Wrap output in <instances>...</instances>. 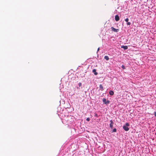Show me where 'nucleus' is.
Returning <instances> with one entry per match:
<instances>
[{"mask_svg": "<svg viewBox=\"0 0 156 156\" xmlns=\"http://www.w3.org/2000/svg\"><path fill=\"white\" fill-rule=\"evenodd\" d=\"M122 68L123 69H125V67L123 65H122Z\"/></svg>", "mask_w": 156, "mask_h": 156, "instance_id": "14", "label": "nucleus"}, {"mask_svg": "<svg viewBox=\"0 0 156 156\" xmlns=\"http://www.w3.org/2000/svg\"><path fill=\"white\" fill-rule=\"evenodd\" d=\"M109 94L111 95H112L114 94V92L112 90H110L109 92Z\"/></svg>", "mask_w": 156, "mask_h": 156, "instance_id": "8", "label": "nucleus"}, {"mask_svg": "<svg viewBox=\"0 0 156 156\" xmlns=\"http://www.w3.org/2000/svg\"><path fill=\"white\" fill-rule=\"evenodd\" d=\"M93 72L94 73V74L96 75L98 74V73L96 72V70L95 69H93Z\"/></svg>", "mask_w": 156, "mask_h": 156, "instance_id": "9", "label": "nucleus"}, {"mask_svg": "<svg viewBox=\"0 0 156 156\" xmlns=\"http://www.w3.org/2000/svg\"><path fill=\"white\" fill-rule=\"evenodd\" d=\"M130 24H131V23H130V22H127V25H130Z\"/></svg>", "mask_w": 156, "mask_h": 156, "instance_id": "15", "label": "nucleus"}, {"mask_svg": "<svg viewBox=\"0 0 156 156\" xmlns=\"http://www.w3.org/2000/svg\"><path fill=\"white\" fill-rule=\"evenodd\" d=\"M129 126V124L128 123H126L125 125L123 127V129L126 131H128L129 130V128L128 126Z\"/></svg>", "mask_w": 156, "mask_h": 156, "instance_id": "1", "label": "nucleus"}, {"mask_svg": "<svg viewBox=\"0 0 156 156\" xmlns=\"http://www.w3.org/2000/svg\"><path fill=\"white\" fill-rule=\"evenodd\" d=\"M115 19L116 21H118L119 20V17L118 15H116L115 16Z\"/></svg>", "mask_w": 156, "mask_h": 156, "instance_id": "5", "label": "nucleus"}, {"mask_svg": "<svg viewBox=\"0 0 156 156\" xmlns=\"http://www.w3.org/2000/svg\"><path fill=\"white\" fill-rule=\"evenodd\" d=\"M110 127L112 129L113 127V125L114 124V122L112 120H111L110 121Z\"/></svg>", "mask_w": 156, "mask_h": 156, "instance_id": "3", "label": "nucleus"}, {"mask_svg": "<svg viewBox=\"0 0 156 156\" xmlns=\"http://www.w3.org/2000/svg\"><path fill=\"white\" fill-rule=\"evenodd\" d=\"M103 102L105 104H108L109 103L110 101L107 100V101L106 99L105 98H103L102 100Z\"/></svg>", "mask_w": 156, "mask_h": 156, "instance_id": "2", "label": "nucleus"}, {"mask_svg": "<svg viewBox=\"0 0 156 156\" xmlns=\"http://www.w3.org/2000/svg\"><path fill=\"white\" fill-rule=\"evenodd\" d=\"M90 120L89 118H87L86 119V120L87 121H89Z\"/></svg>", "mask_w": 156, "mask_h": 156, "instance_id": "13", "label": "nucleus"}, {"mask_svg": "<svg viewBox=\"0 0 156 156\" xmlns=\"http://www.w3.org/2000/svg\"><path fill=\"white\" fill-rule=\"evenodd\" d=\"M104 58L106 60H108L109 59V57L108 56H105L104 57Z\"/></svg>", "mask_w": 156, "mask_h": 156, "instance_id": "10", "label": "nucleus"}, {"mask_svg": "<svg viewBox=\"0 0 156 156\" xmlns=\"http://www.w3.org/2000/svg\"><path fill=\"white\" fill-rule=\"evenodd\" d=\"M111 29L112 31H113L115 32H117L119 31V29H116L114 27H111Z\"/></svg>", "mask_w": 156, "mask_h": 156, "instance_id": "4", "label": "nucleus"}, {"mask_svg": "<svg viewBox=\"0 0 156 156\" xmlns=\"http://www.w3.org/2000/svg\"><path fill=\"white\" fill-rule=\"evenodd\" d=\"M125 21L126 22H127L128 21H129V19H128V18H127L125 20Z\"/></svg>", "mask_w": 156, "mask_h": 156, "instance_id": "12", "label": "nucleus"}, {"mask_svg": "<svg viewBox=\"0 0 156 156\" xmlns=\"http://www.w3.org/2000/svg\"><path fill=\"white\" fill-rule=\"evenodd\" d=\"M121 48H123L125 50H126L128 49V47L127 46L122 45L121 46Z\"/></svg>", "mask_w": 156, "mask_h": 156, "instance_id": "6", "label": "nucleus"}, {"mask_svg": "<svg viewBox=\"0 0 156 156\" xmlns=\"http://www.w3.org/2000/svg\"><path fill=\"white\" fill-rule=\"evenodd\" d=\"M99 88L102 91L104 90L103 87L101 84L99 85Z\"/></svg>", "mask_w": 156, "mask_h": 156, "instance_id": "7", "label": "nucleus"}, {"mask_svg": "<svg viewBox=\"0 0 156 156\" xmlns=\"http://www.w3.org/2000/svg\"><path fill=\"white\" fill-rule=\"evenodd\" d=\"M99 50V48L98 49V51Z\"/></svg>", "mask_w": 156, "mask_h": 156, "instance_id": "18", "label": "nucleus"}, {"mask_svg": "<svg viewBox=\"0 0 156 156\" xmlns=\"http://www.w3.org/2000/svg\"><path fill=\"white\" fill-rule=\"evenodd\" d=\"M113 132H115L116 131V129L115 128H114L113 129Z\"/></svg>", "mask_w": 156, "mask_h": 156, "instance_id": "11", "label": "nucleus"}, {"mask_svg": "<svg viewBox=\"0 0 156 156\" xmlns=\"http://www.w3.org/2000/svg\"><path fill=\"white\" fill-rule=\"evenodd\" d=\"M154 114L155 116L156 117V112H154Z\"/></svg>", "mask_w": 156, "mask_h": 156, "instance_id": "17", "label": "nucleus"}, {"mask_svg": "<svg viewBox=\"0 0 156 156\" xmlns=\"http://www.w3.org/2000/svg\"><path fill=\"white\" fill-rule=\"evenodd\" d=\"M81 85H82V83H79V87H80V86H81Z\"/></svg>", "mask_w": 156, "mask_h": 156, "instance_id": "16", "label": "nucleus"}]
</instances>
